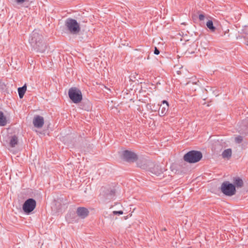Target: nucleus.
<instances>
[{
    "mask_svg": "<svg viewBox=\"0 0 248 248\" xmlns=\"http://www.w3.org/2000/svg\"><path fill=\"white\" fill-rule=\"evenodd\" d=\"M145 163L142 164H140V162H138V165L140 168L143 169H149V170L153 173L154 174L157 176L160 175V174L162 173L164 169L162 168L161 166H160L158 164H155L154 163L151 161H145Z\"/></svg>",
    "mask_w": 248,
    "mask_h": 248,
    "instance_id": "1",
    "label": "nucleus"
},
{
    "mask_svg": "<svg viewBox=\"0 0 248 248\" xmlns=\"http://www.w3.org/2000/svg\"><path fill=\"white\" fill-rule=\"evenodd\" d=\"M202 157L200 151L192 150L188 152L184 156V160L189 163H194L199 162Z\"/></svg>",
    "mask_w": 248,
    "mask_h": 248,
    "instance_id": "2",
    "label": "nucleus"
},
{
    "mask_svg": "<svg viewBox=\"0 0 248 248\" xmlns=\"http://www.w3.org/2000/svg\"><path fill=\"white\" fill-rule=\"evenodd\" d=\"M221 192L225 196L231 197L236 194L235 186L229 181L223 182L220 187Z\"/></svg>",
    "mask_w": 248,
    "mask_h": 248,
    "instance_id": "3",
    "label": "nucleus"
},
{
    "mask_svg": "<svg viewBox=\"0 0 248 248\" xmlns=\"http://www.w3.org/2000/svg\"><path fill=\"white\" fill-rule=\"evenodd\" d=\"M65 25L69 31L73 34H77L80 31L79 24L76 20L68 18L65 22Z\"/></svg>",
    "mask_w": 248,
    "mask_h": 248,
    "instance_id": "4",
    "label": "nucleus"
},
{
    "mask_svg": "<svg viewBox=\"0 0 248 248\" xmlns=\"http://www.w3.org/2000/svg\"><path fill=\"white\" fill-rule=\"evenodd\" d=\"M69 98L74 103L78 104L82 99V95L81 91L76 87H72L68 91Z\"/></svg>",
    "mask_w": 248,
    "mask_h": 248,
    "instance_id": "5",
    "label": "nucleus"
},
{
    "mask_svg": "<svg viewBox=\"0 0 248 248\" xmlns=\"http://www.w3.org/2000/svg\"><path fill=\"white\" fill-rule=\"evenodd\" d=\"M42 35L36 30H34L30 36L29 43L32 48L37 47V44L42 39Z\"/></svg>",
    "mask_w": 248,
    "mask_h": 248,
    "instance_id": "6",
    "label": "nucleus"
},
{
    "mask_svg": "<svg viewBox=\"0 0 248 248\" xmlns=\"http://www.w3.org/2000/svg\"><path fill=\"white\" fill-rule=\"evenodd\" d=\"M36 205L35 200L32 198H30L24 202L22 208L25 213L29 214L35 209Z\"/></svg>",
    "mask_w": 248,
    "mask_h": 248,
    "instance_id": "7",
    "label": "nucleus"
},
{
    "mask_svg": "<svg viewBox=\"0 0 248 248\" xmlns=\"http://www.w3.org/2000/svg\"><path fill=\"white\" fill-rule=\"evenodd\" d=\"M123 159L127 162H134L138 159L137 155L131 151L125 150L123 153Z\"/></svg>",
    "mask_w": 248,
    "mask_h": 248,
    "instance_id": "8",
    "label": "nucleus"
},
{
    "mask_svg": "<svg viewBox=\"0 0 248 248\" xmlns=\"http://www.w3.org/2000/svg\"><path fill=\"white\" fill-rule=\"evenodd\" d=\"M37 47L34 48V50H35L37 53H43L46 51L47 46L46 43L44 40V37L42 36V39L39 41L36 45Z\"/></svg>",
    "mask_w": 248,
    "mask_h": 248,
    "instance_id": "9",
    "label": "nucleus"
},
{
    "mask_svg": "<svg viewBox=\"0 0 248 248\" xmlns=\"http://www.w3.org/2000/svg\"><path fill=\"white\" fill-rule=\"evenodd\" d=\"M169 109V104L166 100L162 101V104L160 106L158 110V114L160 116H164L167 113Z\"/></svg>",
    "mask_w": 248,
    "mask_h": 248,
    "instance_id": "10",
    "label": "nucleus"
},
{
    "mask_svg": "<svg viewBox=\"0 0 248 248\" xmlns=\"http://www.w3.org/2000/svg\"><path fill=\"white\" fill-rule=\"evenodd\" d=\"M33 124L36 128H42L44 124V118L40 115L35 116L33 120Z\"/></svg>",
    "mask_w": 248,
    "mask_h": 248,
    "instance_id": "11",
    "label": "nucleus"
},
{
    "mask_svg": "<svg viewBox=\"0 0 248 248\" xmlns=\"http://www.w3.org/2000/svg\"><path fill=\"white\" fill-rule=\"evenodd\" d=\"M89 213V210L85 207H78L77 210L78 216L81 218H85Z\"/></svg>",
    "mask_w": 248,
    "mask_h": 248,
    "instance_id": "12",
    "label": "nucleus"
},
{
    "mask_svg": "<svg viewBox=\"0 0 248 248\" xmlns=\"http://www.w3.org/2000/svg\"><path fill=\"white\" fill-rule=\"evenodd\" d=\"M232 182V184L235 186V188H242L244 186L243 180L239 177H233Z\"/></svg>",
    "mask_w": 248,
    "mask_h": 248,
    "instance_id": "13",
    "label": "nucleus"
},
{
    "mask_svg": "<svg viewBox=\"0 0 248 248\" xmlns=\"http://www.w3.org/2000/svg\"><path fill=\"white\" fill-rule=\"evenodd\" d=\"M18 140L17 137L16 135L12 136L10 138L9 146L11 147H15L16 145L18 144Z\"/></svg>",
    "mask_w": 248,
    "mask_h": 248,
    "instance_id": "14",
    "label": "nucleus"
},
{
    "mask_svg": "<svg viewBox=\"0 0 248 248\" xmlns=\"http://www.w3.org/2000/svg\"><path fill=\"white\" fill-rule=\"evenodd\" d=\"M27 90L26 84H24L22 87L18 88V93L20 98H22L25 94V93Z\"/></svg>",
    "mask_w": 248,
    "mask_h": 248,
    "instance_id": "15",
    "label": "nucleus"
},
{
    "mask_svg": "<svg viewBox=\"0 0 248 248\" xmlns=\"http://www.w3.org/2000/svg\"><path fill=\"white\" fill-rule=\"evenodd\" d=\"M6 124V118L4 116L3 113L1 111H0V126H4Z\"/></svg>",
    "mask_w": 248,
    "mask_h": 248,
    "instance_id": "16",
    "label": "nucleus"
},
{
    "mask_svg": "<svg viewBox=\"0 0 248 248\" xmlns=\"http://www.w3.org/2000/svg\"><path fill=\"white\" fill-rule=\"evenodd\" d=\"M222 155L223 158H229L231 157L232 155V150L231 149H227L225 150L223 152Z\"/></svg>",
    "mask_w": 248,
    "mask_h": 248,
    "instance_id": "17",
    "label": "nucleus"
},
{
    "mask_svg": "<svg viewBox=\"0 0 248 248\" xmlns=\"http://www.w3.org/2000/svg\"><path fill=\"white\" fill-rule=\"evenodd\" d=\"M105 192L107 197L112 198L114 196L115 193V190L114 189H110L109 191Z\"/></svg>",
    "mask_w": 248,
    "mask_h": 248,
    "instance_id": "18",
    "label": "nucleus"
},
{
    "mask_svg": "<svg viewBox=\"0 0 248 248\" xmlns=\"http://www.w3.org/2000/svg\"><path fill=\"white\" fill-rule=\"evenodd\" d=\"M206 26L208 29L212 31H214L216 28L213 25V23L212 20H208L206 23Z\"/></svg>",
    "mask_w": 248,
    "mask_h": 248,
    "instance_id": "19",
    "label": "nucleus"
},
{
    "mask_svg": "<svg viewBox=\"0 0 248 248\" xmlns=\"http://www.w3.org/2000/svg\"><path fill=\"white\" fill-rule=\"evenodd\" d=\"M235 141L237 143H240L243 141V137L241 136H238L235 138Z\"/></svg>",
    "mask_w": 248,
    "mask_h": 248,
    "instance_id": "20",
    "label": "nucleus"
},
{
    "mask_svg": "<svg viewBox=\"0 0 248 248\" xmlns=\"http://www.w3.org/2000/svg\"><path fill=\"white\" fill-rule=\"evenodd\" d=\"M243 125L246 127H248V118L242 122Z\"/></svg>",
    "mask_w": 248,
    "mask_h": 248,
    "instance_id": "21",
    "label": "nucleus"
},
{
    "mask_svg": "<svg viewBox=\"0 0 248 248\" xmlns=\"http://www.w3.org/2000/svg\"><path fill=\"white\" fill-rule=\"evenodd\" d=\"M199 18L200 20H201V21L203 20L204 19V18H205L204 15L203 14H199Z\"/></svg>",
    "mask_w": 248,
    "mask_h": 248,
    "instance_id": "22",
    "label": "nucleus"
},
{
    "mask_svg": "<svg viewBox=\"0 0 248 248\" xmlns=\"http://www.w3.org/2000/svg\"><path fill=\"white\" fill-rule=\"evenodd\" d=\"M123 214V212L122 211H114L113 212V215H122Z\"/></svg>",
    "mask_w": 248,
    "mask_h": 248,
    "instance_id": "23",
    "label": "nucleus"
},
{
    "mask_svg": "<svg viewBox=\"0 0 248 248\" xmlns=\"http://www.w3.org/2000/svg\"><path fill=\"white\" fill-rule=\"evenodd\" d=\"M160 53L159 50L156 47H155L154 54L155 55H158Z\"/></svg>",
    "mask_w": 248,
    "mask_h": 248,
    "instance_id": "24",
    "label": "nucleus"
},
{
    "mask_svg": "<svg viewBox=\"0 0 248 248\" xmlns=\"http://www.w3.org/2000/svg\"><path fill=\"white\" fill-rule=\"evenodd\" d=\"M17 3H23L26 0H16Z\"/></svg>",
    "mask_w": 248,
    "mask_h": 248,
    "instance_id": "25",
    "label": "nucleus"
},
{
    "mask_svg": "<svg viewBox=\"0 0 248 248\" xmlns=\"http://www.w3.org/2000/svg\"><path fill=\"white\" fill-rule=\"evenodd\" d=\"M177 73L178 75H180V74H181V71H177Z\"/></svg>",
    "mask_w": 248,
    "mask_h": 248,
    "instance_id": "26",
    "label": "nucleus"
},
{
    "mask_svg": "<svg viewBox=\"0 0 248 248\" xmlns=\"http://www.w3.org/2000/svg\"><path fill=\"white\" fill-rule=\"evenodd\" d=\"M84 109H85V110H89V109H90V107H87V108H84Z\"/></svg>",
    "mask_w": 248,
    "mask_h": 248,
    "instance_id": "27",
    "label": "nucleus"
},
{
    "mask_svg": "<svg viewBox=\"0 0 248 248\" xmlns=\"http://www.w3.org/2000/svg\"><path fill=\"white\" fill-rule=\"evenodd\" d=\"M87 20H86V19H85L84 20H83V22H87Z\"/></svg>",
    "mask_w": 248,
    "mask_h": 248,
    "instance_id": "28",
    "label": "nucleus"
},
{
    "mask_svg": "<svg viewBox=\"0 0 248 248\" xmlns=\"http://www.w3.org/2000/svg\"><path fill=\"white\" fill-rule=\"evenodd\" d=\"M163 231H166V228H164V229H163Z\"/></svg>",
    "mask_w": 248,
    "mask_h": 248,
    "instance_id": "29",
    "label": "nucleus"
}]
</instances>
